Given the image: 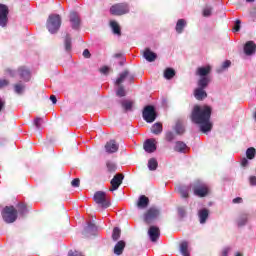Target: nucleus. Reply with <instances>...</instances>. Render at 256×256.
<instances>
[{
	"label": "nucleus",
	"instance_id": "obj_1",
	"mask_svg": "<svg viewBox=\"0 0 256 256\" xmlns=\"http://www.w3.org/2000/svg\"><path fill=\"white\" fill-rule=\"evenodd\" d=\"M211 106H199L195 105L192 109L190 119L192 123L196 125H200V131L202 133H209L213 129V124L211 123V113H212Z\"/></svg>",
	"mask_w": 256,
	"mask_h": 256
},
{
	"label": "nucleus",
	"instance_id": "obj_2",
	"mask_svg": "<svg viewBox=\"0 0 256 256\" xmlns=\"http://www.w3.org/2000/svg\"><path fill=\"white\" fill-rule=\"evenodd\" d=\"M61 15L59 14H51L49 15L47 22H46V27L52 35H55L61 29Z\"/></svg>",
	"mask_w": 256,
	"mask_h": 256
},
{
	"label": "nucleus",
	"instance_id": "obj_3",
	"mask_svg": "<svg viewBox=\"0 0 256 256\" xmlns=\"http://www.w3.org/2000/svg\"><path fill=\"white\" fill-rule=\"evenodd\" d=\"M2 219L8 224L15 223L17 221L18 212L15 206H5L1 212Z\"/></svg>",
	"mask_w": 256,
	"mask_h": 256
},
{
	"label": "nucleus",
	"instance_id": "obj_4",
	"mask_svg": "<svg viewBox=\"0 0 256 256\" xmlns=\"http://www.w3.org/2000/svg\"><path fill=\"white\" fill-rule=\"evenodd\" d=\"M159 215H161V212L157 207H150L143 213V221L147 225H151V223H153V221H155Z\"/></svg>",
	"mask_w": 256,
	"mask_h": 256
},
{
	"label": "nucleus",
	"instance_id": "obj_5",
	"mask_svg": "<svg viewBox=\"0 0 256 256\" xmlns=\"http://www.w3.org/2000/svg\"><path fill=\"white\" fill-rule=\"evenodd\" d=\"M142 117L146 123H154V121L157 119V111L155 110V106H145L142 111Z\"/></svg>",
	"mask_w": 256,
	"mask_h": 256
},
{
	"label": "nucleus",
	"instance_id": "obj_6",
	"mask_svg": "<svg viewBox=\"0 0 256 256\" xmlns=\"http://www.w3.org/2000/svg\"><path fill=\"white\" fill-rule=\"evenodd\" d=\"M94 201L97 205H101L104 209L111 207V201L107 198V193L104 191H97L94 194Z\"/></svg>",
	"mask_w": 256,
	"mask_h": 256
},
{
	"label": "nucleus",
	"instance_id": "obj_7",
	"mask_svg": "<svg viewBox=\"0 0 256 256\" xmlns=\"http://www.w3.org/2000/svg\"><path fill=\"white\" fill-rule=\"evenodd\" d=\"M111 15L121 16L127 15L129 13V4L127 3H117L110 8Z\"/></svg>",
	"mask_w": 256,
	"mask_h": 256
},
{
	"label": "nucleus",
	"instance_id": "obj_8",
	"mask_svg": "<svg viewBox=\"0 0 256 256\" xmlns=\"http://www.w3.org/2000/svg\"><path fill=\"white\" fill-rule=\"evenodd\" d=\"M196 197H207L209 195V186L205 183L197 182L193 187Z\"/></svg>",
	"mask_w": 256,
	"mask_h": 256
},
{
	"label": "nucleus",
	"instance_id": "obj_9",
	"mask_svg": "<svg viewBox=\"0 0 256 256\" xmlns=\"http://www.w3.org/2000/svg\"><path fill=\"white\" fill-rule=\"evenodd\" d=\"M17 73L25 83L31 81V70L27 66L18 67Z\"/></svg>",
	"mask_w": 256,
	"mask_h": 256
},
{
	"label": "nucleus",
	"instance_id": "obj_10",
	"mask_svg": "<svg viewBox=\"0 0 256 256\" xmlns=\"http://www.w3.org/2000/svg\"><path fill=\"white\" fill-rule=\"evenodd\" d=\"M7 15H9V7L5 4H0V26L5 27L7 25Z\"/></svg>",
	"mask_w": 256,
	"mask_h": 256
},
{
	"label": "nucleus",
	"instance_id": "obj_11",
	"mask_svg": "<svg viewBox=\"0 0 256 256\" xmlns=\"http://www.w3.org/2000/svg\"><path fill=\"white\" fill-rule=\"evenodd\" d=\"M123 179H125V176L123 174H116L110 181L112 187L110 188V191H117V189H119V186L123 183Z\"/></svg>",
	"mask_w": 256,
	"mask_h": 256
},
{
	"label": "nucleus",
	"instance_id": "obj_12",
	"mask_svg": "<svg viewBox=\"0 0 256 256\" xmlns=\"http://www.w3.org/2000/svg\"><path fill=\"white\" fill-rule=\"evenodd\" d=\"M148 235L150 237V241L155 243L161 237V230L157 226H150L148 230Z\"/></svg>",
	"mask_w": 256,
	"mask_h": 256
},
{
	"label": "nucleus",
	"instance_id": "obj_13",
	"mask_svg": "<svg viewBox=\"0 0 256 256\" xmlns=\"http://www.w3.org/2000/svg\"><path fill=\"white\" fill-rule=\"evenodd\" d=\"M143 148L146 153H155V151H157V145H155V140L147 139L143 144Z\"/></svg>",
	"mask_w": 256,
	"mask_h": 256
},
{
	"label": "nucleus",
	"instance_id": "obj_14",
	"mask_svg": "<svg viewBox=\"0 0 256 256\" xmlns=\"http://www.w3.org/2000/svg\"><path fill=\"white\" fill-rule=\"evenodd\" d=\"M70 23L72 29H79L81 26V18H79V14H77V12L70 13Z\"/></svg>",
	"mask_w": 256,
	"mask_h": 256
},
{
	"label": "nucleus",
	"instance_id": "obj_15",
	"mask_svg": "<svg viewBox=\"0 0 256 256\" xmlns=\"http://www.w3.org/2000/svg\"><path fill=\"white\" fill-rule=\"evenodd\" d=\"M142 56L148 61V63H153L157 59V54L151 51V48H145L142 52Z\"/></svg>",
	"mask_w": 256,
	"mask_h": 256
},
{
	"label": "nucleus",
	"instance_id": "obj_16",
	"mask_svg": "<svg viewBox=\"0 0 256 256\" xmlns=\"http://www.w3.org/2000/svg\"><path fill=\"white\" fill-rule=\"evenodd\" d=\"M105 150L107 153H117L119 151V144L115 140H110L106 143Z\"/></svg>",
	"mask_w": 256,
	"mask_h": 256
},
{
	"label": "nucleus",
	"instance_id": "obj_17",
	"mask_svg": "<svg viewBox=\"0 0 256 256\" xmlns=\"http://www.w3.org/2000/svg\"><path fill=\"white\" fill-rule=\"evenodd\" d=\"M138 209H147L149 207V197L141 195L136 203Z\"/></svg>",
	"mask_w": 256,
	"mask_h": 256
},
{
	"label": "nucleus",
	"instance_id": "obj_18",
	"mask_svg": "<svg viewBox=\"0 0 256 256\" xmlns=\"http://www.w3.org/2000/svg\"><path fill=\"white\" fill-rule=\"evenodd\" d=\"M256 51V44L253 41H248L244 45V53L245 55H253Z\"/></svg>",
	"mask_w": 256,
	"mask_h": 256
},
{
	"label": "nucleus",
	"instance_id": "obj_19",
	"mask_svg": "<svg viewBox=\"0 0 256 256\" xmlns=\"http://www.w3.org/2000/svg\"><path fill=\"white\" fill-rule=\"evenodd\" d=\"M194 97L197 101H203V99H207V91L204 88H196L194 90Z\"/></svg>",
	"mask_w": 256,
	"mask_h": 256
},
{
	"label": "nucleus",
	"instance_id": "obj_20",
	"mask_svg": "<svg viewBox=\"0 0 256 256\" xmlns=\"http://www.w3.org/2000/svg\"><path fill=\"white\" fill-rule=\"evenodd\" d=\"M198 217L201 225L207 223V219H209V209L203 208L199 210Z\"/></svg>",
	"mask_w": 256,
	"mask_h": 256
},
{
	"label": "nucleus",
	"instance_id": "obj_21",
	"mask_svg": "<svg viewBox=\"0 0 256 256\" xmlns=\"http://www.w3.org/2000/svg\"><path fill=\"white\" fill-rule=\"evenodd\" d=\"M16 210L17 213L21 216V217H25V215H27V213H29V209L27 208V204L20 202L16 205Z\"/></svg>",
	"mask_w": 256,
	"mask_h": 256
},
{
	"label": "nucleus",
	"instance_id": "obj_22",
	"mask_svg": "<svg viewBox=\"0 0 256 256\" xmlns=\"http://www.w3.org/2000/svg\"><path fill=\"white\" fill-rule=\"evenodd\" d=\"M125 245V241H118L114 246V255H123V251H125Z\"/></svg>",
	"mask_w": 256,
	"mask_h": 256
},
{
	"label": "nucleus",
	"instance_id": "obj_23",
	"mask_svg": "<svg viewBox=\"0 0 256 256\" xmlns=\"http://www.w3.org/2000/svg\"><path fill=\"white\" fill-rule=\"evenodd\" d=\"M209 73H211V66L198 67L196 70V75L199 77H209L207 76Z\"/></svg>",
	"mask_w": 256,
	"mask_h": 256
},
{
	"label": "nucleus",
	"instance_id": "obj_24",
	"mask_svg": "<svg viewBox=\"0 0 256 256\" xmlns=\"http://www.w3.org/2000/svg\"><path fill=\"white\" fill-rule=\"evenodd\" d=\"M209 83H211V78L210 77H201L198 80V88L199 89H207V87H209Z\"/></svg>",
	"mask_w": 256,
	"mask_h": 256
},
{
	"label": "nucleus",
	"instance_id": "obj_25",
	"mask_svg": "<svg viewBox=\"0 0 256 256\" xmlns=\"http://www.w3.org/2000/svg\"><path fill=\"white\" fill-rule=\"evenodd\" d=\"M151 133L154 135H161L163 133V124L161 122H157L150 128Z\"/></svg>",
	"mask_w": 256,
	"mask_h": 256
},
{
	"label": "nucleus",
	"instance_id": "obj_26",
	"mask_svg": "<svg viewBox=\"0 0 256 256\" xmlns=\"http://www.w3.org/2000/svg\"><path fill=\"white\" fill-rule=\"evenodd\" d=\"M248 219H249V214H247V213L240 214V216L237 219L238 227H243V226L247 225Z\"/></svg>",
	"mask_w": 256,
	"mask_h": 256
},
{
	"label": "nucleus",
	"instance_id": "obj_27",
	"mask_svg": "<svg viewBox=\"0 0 256 256\" xmlns=\"http://www.w3.org/2000/svg\"><path fill=\"white\" fill-rule=\"evenodd\" d=\"M180 253L183 256H191V253L189 252V243L187 241L180 244Z\"/></svg>",
	"mask_w": 256,
	"mask_h": 256
},
{
	"label": "nucleus",
	"instance_id": "obj_28",
	"mask_svg": "<svg viewBox=\"0 0 256 256\" xmlns=\"http://www.w3.org/2000/svg\"><path fill=\"white\" fill-rule=\"evenodd\" d=\"M13 87H14V92L17 95H23V93L25 92V85L21 81L14 84Z\"/></svg>",
	"mask_w": 256,
	"mask_h": 256
},
{
	"label": "nucleus",
	"instance_id": "obj_29",
	"mask_svg": "<svg viewBox=\"0 0 256 256\" xmlns=\"http://www.w3.org/2000/svg\"><path fill=\"white\" fill-rule=\"evenodd\" d=\"M187 25V22L185 21V19H179L176 23V32L178 34L183 33V29H185V26Z\"/></svg>",
	"mask_w": 256,
	"mask_h": 256
},
{
	"label": "nucleus",
	"instance_id": "obj_30",
	"mask_svg": "<svg viewBox=\"0 0 256 256\" xmlns=\"http://www.w3.org/2000/svg\"><path fill=\"white\" fill-rule=\"evenodd\" d=\"M185 149H187V144H185V142H176L174 151H176L177 153H185Z\"/></svg>",
	"mask_w": 256,
	"mask_h": 256
},
{
	"label": "nucleus",
	"instance_id": "obj_31",
	"mask_svg": "<svg viewBox=\"0 0 256 256\" xmlns=\"http://www.w3.org/2000/svg\"><path fill=\"white\" fill-rule=\"evenodd\" d=\"M157 167H159V163L157 162V159L150 158L148 160V169H149V171H157Z\"/></svg>",
	"mask_w": 256,
	"mask_h": 256
},
{
	"label": "nucleus",
	"instance_id": "obj_32",
	"mask_svg": "<svg viewBox=\"0 0 256 256\" xmlns=\"http://www.w3.org/2000/svg\"><path fill=\"white\" fill-rule=\"evenodd\" d=\"M110 26L112 28L114 35L121 36V27L116 21H111Z\"/></svg>",
	"mask_w": 256,
	"mask_h": 256
},
{
	"label": "nucleus",
	"instance_id": "obj_33",
	"mask_svg": "<svg viewBox=\"0 0 256 256\" xmlns=\"http://www.w3.org/2000/svg\"><path fill=\"white\" fill-rule=\"evenodd\" d=\"M175 131L177 135H183V133H185V127L183 126V121L178 120L176 122Z\"/></svg>",
	"mask_w": 256,
	"mask_h": 256
},
{
	"label": "nucleus",
	"instance_id": "obj_34",
	"mask_svg": "<svg viewBox=\"0 0 256 256\" xmlns=\"http://www.w3.org/2000/svg\"><path fill=\"white\" fill-rule=\"evenodd\" d=\"M175 70L173 68H166L164 71V78L171 80L173 77H175Z\"/></svg>",
	"mask_w": 256,
	"mask_h": 256
},
{
	"label": "nucleus",
	"instance_id": "obj_35",
	"mask_svg": "<svg viewBox=\"0 0 256 256\" xmlns=\"http://www.w3.org/2000/svg\"><path fill=\"white\" fill-rule=\"evenodd\" d=\"M127 77H129V70H124V71L120 74V77L117 78L116 84H117V85H121V83H123V81H125V79H127Z\"/></svg>",
	"mask_w": 256,
	"mask_h": 256
},
{
	"label": "nucleus",
	"instance_id": "obj_36",
	"mask_svg": "<svg viewBox=\"0 0 256 256\" xmlns=\"http://www.w3.org/2000/svg\"><path fill=\"white\" fill-rule=\"evenodd\" d=\"M121 238V229L119 227H115L112 232V239L113 241H119Z\"/></svg>",
	"mask_w": 256,
	"mask_h": 256
},
{
	"label": "nucleus",
	"instance_id": "obj_37",
	"mask_svg": "<svg viewBox=\"0 0 256 256\" xmlns=\"http://www.w3.org/2000/svg\"><path fill=\"white\" fill-rule=\"evenodd\" d=\"M256 150L254 147H250L246 150V157L247 159H255Z\"/></svg>",
	"mask_w": 256,
	"mask_h": 256
},
{
	"label": "nucleus",
	"instance_id": "obj_38",
	"mask_svg": "<svg viewBox=\"0 0 256 256\" xmlns=\"http://www.w3.org/2000/svg\"><path fill=\"white\" fill-rule=\"evenodd\" d=\"M64 45H65V51H71V49H72L71 36L69 34H67L65 37Z\"/></svg>",
	"mask_w": 256,
	"mask_h": 256
},
{
	"label": "nucleus",
	"instance_id": "obj_39",
	"mask_svg": "<svg viewBox=\"0 0 256 256\" xmlns=\"http://www.w3.org/2000/svg\"><path fill=\"white\" fill-rule=\"evenodd\" d=\"M106 167L109 173H115L117 171V165L111 161L106 163Z\"/></svg>",
	"mask_w": 256,
	"mask_h": 256
},
{
	"label": "nucleus",
	"instance_id": "obj_40",
	"mask_svg": "<svg viewBox=\"0 0 256 256\" xmlns=\"http://www.w3.org/2000/svg\"><path fill=\"white\" fill-rule=\"evenodd\" d=\"M122 107H123V109H125V111H131V109H133V102L123 101L122 102Z\"/></svg>",
	"mask_w": 256,
	"mask_h": 256
},
{
	"label": "nucleus",
	"instance_id": "obj_41",
	"mask_svg": "<svg viewBox=\"0 0 256 256\" xmlns=\"http://www.w3.org/2000/svg\"><path fill=\"white\" fill-rule=\"evenodd\" d=\"M212 13H213V8L211 7H205L202 11L203 17H211Z\"/></svg>",
	"mask_w": 256,
	"mask_h": 256
},
{
	"label": "nucleus",
	"instance_id": "obj_42",
	"mask_svg": "<svg viewBox=\"0 0 256 256\" xmlns=\"http://www.w3.org/2000/svg\"><path fill=\"white\" fill-rule=\"evenodd\" d=\"M178 191L183 199H187L189 197V191H187V189L179 188Z\"/></svg>",
	"mask_w": 256,
	"mask_h": 256
},
{
	"label": "nucleus",
	"instance_id": "obj_43",
	"mask_svg": "<svg viewBox=\"0 0 256 256\" xmlns=\"http://www.w3.org/2000/svg\"><path fill=\"white\" fill-rule=\"evenodd\" d=\"M117 97H125V88L123 86H119L118 90L116 91Z\"/></svg>",
	"mask_w": 256,
	"mask_h": 256
},
{
	"label": "nucleus",
	"instance_id": "obj_44",
	"mask_svg": "<svg viewBox=\"0 0 256 256\" xmlns=\"http://www.w3.org/2000/svg\"><path fill=\"white\" fill-rule=\"evenodd\" d=\"M166 141L171 143V141L175 140V134L173 132H167L165 135Z\"/></svg>",
	"mask_w": 256,
	"mask_h": 256
},
{
	"label": "nucleus",
	"instance_id": "obj_45",
	"mask_svg": "<svg viewBox=\"0 0 256 256\" xmlns=\"http://www.w3.org/2000/svg\"><path fill=\"white\" fill-rule=\"evenodd\" d=\"M99 71L102 75H109V71H111V68H109V66H102Z\"/></svg>",
	"mask_w": 256,
	"mask_h": 256
},
{
	"label": "nucleus",
	"instance_id": "obj_46",
	"mask_svg": "<svg viewBox=\"0 0 256 256\" xmlns=\"http://www.w3.org/2000/svg\"><path fill=\"white\" fill-rule=\"evenodd\" d=\"M233 31L235 33L241 31V20H236L235 25L233 27Z\"/></svg>",
	"mask_w": 256,
	"mask_h": 256
},
{
	"label": "nucleus",
	"instance_id": "obj_47",
	"mask_svg": "<svg viewBox=\"0 0 256 256\" xmlns=\"http://www.w3.org/2000/svg\"><path fill=\"white\" fill-rule=\"evenodd\" d=\"M179 217H184L186 215L185 207H178L177 209Z\"/></svg>",
	"mask_w": 256,
	"mask_h": 256
},
{
	"label": "nucleus",
	"instance_id": "obj_48",
	"mask_svg": "<svg viewBox=\"0 0 256 256\" xmlns=\"http://www.w3.org/2000/svg\"><path fill=\"white\" fill-rule=\"evenodd\" d=\"M9 86V80L7 79H1L0 80V89H3V87Z\"/></svg>",
	"mask_w": 256,
	"mask_h": 256
},
{
	"label": "nucleus",
	"instance_id": "obj_49",
	"mask_svg": "<svg viewBox=\"0 0 256 256\" xmlns=\"http://www.w3.org/2000/svg\"><path fill=\"white\" fill-rule=\"evenodd\" d=\"M80 183H81V180H79V178H75L72 180L71 185L72 187H79Z\"/></svg>",
	"mask_w": 256,
	"mask_h": 256
},
{
	"label": "nucleus",
	"instance_id": "obj_50",
	"mask_svg": "<svg viewBox=\"0 0 256 256\" xmlns=\"http://www.w3.org/2000/svg\"><path fill=\"white\" fill-rule=\"evenodd\" d=\"M231 67V60H226L222 64V69H229Z\"/></svg>",
	"mask_w": 256,
	"mask_h": 256
},
{
	"label": "nucleus",
	"instance_id": "obj_51",
	"mask_svg": "<svg viewBox=\"0 0 256 256\" xmlns=\"http://www.w3.org/2000/svg\"><path fill=\"white\" fill-rule=\"evenodd\" d=\"M41 118H36L35 120H34V125H35V127H36V129H41Z\"/></svg>",
	"mask_w": 256,
	"mask_h": 256
},
{
	"label": "nucleus",
	"instance_id": "obj_52",
	"mask_svg": "<svg viewBox=\"0 0 256 256\" xmlns=\"http://www.w3.org/2000/svg\"><path fill=\"white\" fill-rule=\"evenodd\" d=\"M83 57H84L85 59H91V52H89V49H85V50L83 51Z\"/></svg>",
	"mask_w": 256,
	"mask_h": 256
},
{
	"label": "nucleus",
	"instance_id": "obj_53",
	"mask_svg": "<svg viewBox=\"0 0 256 256\" xmlns=\"http://www.w3.org/2000/svg\"><path fill=\"white\" fill-rule=\"evenodd\" d=\"M232 203L234 204H239V203H243V198L241 197H236L232 200Z\"/></svg>",
	"mask_w": 256,
	"mask_h": 256
},
{
	"label": "nucleus",
	"instance_id": "obj_54",
	"mask_svg": "<svg viewBox=\"0 0 256 256\" xmlns=\"http://www.w3.org/2000/svg\"><path fill=\"white\" fill-rule=\"evenodd\" d=\"M6 73H8V75H10V77H15V70L8 68L6 69Z\"/></svg>",
	"mask_w": 256,
	"mask_h": 256
},
{
	"label": "nucleus",
	"instance_id": "obj_55",
	"mask_svg": "<svg viewBox=\"0 0 256 256\" xmlns=\"http://www.w3.org/2000/svg\"><path fill=\"white\" fill-rule=\"evenodd\" d=\"M241 165L242 167H247V165H249V160H247V158H243L241 161Z\"/></svg>",
	"mask_w": 256,
	"mask_h": 256
},
{
	"label": "nucleus",
	"instance_id": "obj_56",
	"mask_svg": "<svg viewBox=\"0 0 256 256\" xmlns=\"http://www.w3.org/2000/svg\"><path fill=\"white\" fill-rule=\"evenodd\" d=\"M50 101H52L53 105L57 104V96L56 95H51L50 96Z\"/></svg>",
	"mask_w": 256,
	"mask_h": 256
},
{
	"label": "nucleus",
	"instance_id": "obj_57",
	"mask_svg": "<svg viewBox=\"0 0 256 256\" xmlns=\"http://www.w3.org/2000/svg\"><path fill=\"white\" fill-rule=\"evenodd\" d=\"M231 251V248H225L222 251V256H229V252Z\"/></svg>",
	"mask_w": 256,
	"mask_h": 256
},
{
	"label": "nucleus",
	"instance_id": "obj_58",
	"mask_svg": "<svg viewBox=\"0 0 256 256\" xmlns=\"http://www.w3.org/2000/svg\"><path fill=\"white\" fill-rule=\"evenodd\" d=\"M249 181H250V185H256V176H251Z\"/></svg>",
	"mask_w": 256,
	"mask_h": 256
},
{
	"label": "nucleus",
	"instance_id": "obj_59",
	"mask_svg": "<svg viewBox=\"0 0 256 256\" xmlns=\"http://www.w3.org/2000/svg\"><path fill=\"white\" fill-rule=\"evenodd\" d=\"M3 109H5V101L0 99V113L3 111Z\"/></svg>",
	"mask_w": 256,
	"mask_h": 256
},
{
	"label": "nucleus",
	"instance_id": "obj_60",
	"mask_svg": "<svg viewBox=\"0 0 256 256\" xmlns=\"http://www.w3.org/2000/svg\"><path fill=\"white\" fill-rule=\"evenodd\" d=\"M128 79H129L130 83H133V81H135V76L128 75Z\"/></svg>",
	"mask_w": 256,
	"mask_h": 256
},
{
	"label": "nucleus",
	"instance_id": "obj_61",
	"mask_svg": "<svg viewBox=\"0 0 256 256\" xmlns=\"http://www.w3.org/2000/svg\"><path fill=\"white\" fill-rule=\"evenodd\" d=\"M88 229H95V224L94 223H88Z\"/></svg>",
	"mask_w": 256,
	"mask_h": 256
},
{
	"label": "nucleus",
	"instance_id": "obj_62",
	"mask_svg": "<svg viewBox=\"0 0 256 256\" xmlns=\"http://www.w3.org/2000/svg\"><path fill=\"white\" fill-rule=\"evenodd\" d=\"M247 3H253L255 0H246Z\"/></svg>",
	"mask_w": 256,
	"mask_h": 256
},
{
	"label": "nucleus",
	"instance_id": "obj_63",
	"mask_svg": "<svg viewBox=\"0 0 256 256\" xmlns=\"http://www.w3.org/2000/svg\"><path fill=\"white\" fill-rule=\"evenodd\" d=\"M236 256H243V254H242V253L237 252V253H236Z\"/></svg>",
	"mask_w": 256,
	"mask_h": 256
},
{
	"label": "nucleus",
	"instance_id": "obj_64",
	"mask_svg": "<svg viewBox=\"0 0 256 256\" xmlns=\"http://www.w3.org/2000/svg\"><path fill=\"white\" fill-rule=\"evenodd\" d=\"M116 57H119V54H116Z\"/></svg>",
	"mask_w": 256,
	"mask_h": 256
}]
</instances>
